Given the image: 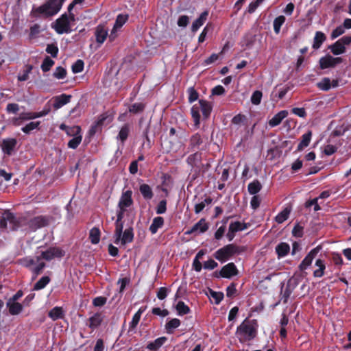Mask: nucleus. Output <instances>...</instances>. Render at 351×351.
Returning a JSON list of instances; mask_svg holds the SVG:
<instances>
[{"mask_svg":"<svg viewBox=\"0 0 351 351\" xmlns=\"http://www.w3.org/2000/svg\"><path fill=\"white\" fill-rule=\"evenodd\" d=\"M258 327L256 319H245L236 331L239 341L243 343L253 340L257 335Z\"/></svg>","mask_w":351,"mask_h":351,"instance_id":"1","label":"nucleus"},{"mask_svg":"<svg viewBox=\"0 0 351 351\" xmlns=\"http://www.w3.org/2000/svg\"><path fill=\"white\" fill-rule=\"evenodd\" d=\"M66 0H47L42 5L32 10L33 16L38 17L43 15L49 17L56 14L61 9Z\"/></svg>","mask_w":351,"mask_h":351,"instance_id":"2","label":"nucleus"},{"mask_svg":"<svg viewBox=\"0 0 351 351\" xmlns=\"http://www.w3.org/2000/svg\"><path fill=\"white\" fill-rule=\"evenodd\" d=\"M66 0H47L42 5L32 10L33 16L38 17L43 15L49 17L56 14L61 9Z\"/></svg>","mask_w":351,"mask_h":351,"instance_id":"3","label":"nucleus"},{"mask_svg":"<svg viewBox=\"0 0 351 351\" xmlns=\"http://www.w3.org/2000/svg\"><path fill=\"white\" fill-rule=\"evenodd\" d=\"M203 153L202 152H194L186 159L187 165L191 167V171L197 175L204 174L210 168L209 162L203 163Z\"/></svg>","mask_w":351,"mask_h":351,"instance_id":"4","label":"nucleus"},{"mask_svg":"<svg viewBox=\"0 0 351 351\" xmlns=\"http://www.w3.org/2000/svg\"><path fill=\"white\" fill-rule=\"evenodd\" d=\"M244 246L235 244H228L217 250L213 254L214 257L221 263L226 262L235 254H240L245 251Z\"/></svg>","mask_w":351,"mask_h":351,"instance_id":"5","label":"nucleus"},{"mask_svg":"<svg viewBox=\"0 0 351 351\" xmlns=\"http://www.w3.org/2000/svg\"><path fill=\"white\" fill-rule=\"evenodd\" d=\"M209 143L208 137L205 135L196 132L191 135L189 139L188 152H202L208 148Z\"/></svg>","mask_w":351,"mask_h":351,"instance_id":"6","label":"nucleus"},{"mask_svg":"<svg viewBox=\"0 0 351 351\" xmlns=\"http://www.w3.org/2000/svg\"><path fill=\"white\" fill-rule=\"evenodd\" d=\"M8 223L11 230H16L21 226V219L9 210L0 209V229L6 228Z\"/></svg>","mask_w":351,"mask_h":351,"instance_id":"7","label":"nucleus"},{"mask_svg":"<svg viewBox=\"0 0 351 351\" xmlns=\"http://www.w3.org/2000/svg\"><path fill=\"white\" fill-rule=\"evenodd\" d=\"M51 27L58 34H69L71 32L70 20L66 13L57 19Z\"/></svg>","mask_w":351,"mask_h":351,"instance_id":"8","label":"nucleus"},{"mask_svg":"<svg viewBox=\"0 0 351 351\" xmlns=\"http://www.w3.org/2000/svg\"><path fill=\"white\" fill-rule=\"evenodd\" d=\"M65 255V252L58 247H50L47 250L42 252L40 256H37V262L40 259H45L47 261H51L54 258H62Z\"/></svg>","mask_w":351,"mask_h":351,"instance_id":"9","label":"nucleus"},{"mask_svg":"<svg viewBox=\"0 0 351 351\" xmlns=\"http://www.w3.org/2000/svg\"><path fill=\"white\" fill-rule=\"evenodd\" d=\"M343 62V58L341 57L334 58L330 54L322 57L319 59V68L321 69H326L329 68H334L337 64Z\"/></svg>","mask_w":351,"mask_h":351,"instance_id":"10","label":"nucleus"},{"mask_svg":"<svg viewBox=\"0 0 351 351\" xmlns=\"http://www.w3.org/2000/svg\"><path fill=\"white\" fill-rule=\"evenodd\" d=\"M322 247L320 245L312 249L299 265V269L300 271L306 270L312 264L313 259L317 256V254L322 250Z\"/></svg>","mask_w":351,"mask_h":351,"instance_id":"11","label":"nucleus"},{"mask_svg":"<svg viewBox=\"0 0 351 351\" xmlns=\"http://www.w3.org/2000/svg\"><path fill=\"white\" fill-rule=\"evenodd\" d=\"M248 228L247 223L239 221H232L228 228L226 237L229 241H232L237 232L246 230Z\"/></svg>","mask_w":351,"mask_h":351,"instance_id":"12","label":"nucleus"},{"mask_svg":"<svg viewBox=\"0 0 351 351\" xmlns=\"http://www.w3.org/2000/svg\"><path fill=\"white\" fill-rule=\"evenodd\" d=\"M239 271L234 263H229L222 267L219 274L215 272V276L217 278L221 277L224 278H230L232 276H237Z\"/></svg>","mask_w":351,"mask_h":351,"instance_id":"13","label":"nucleus"},{"mask_svg":"<svg viewBox=\"0 0 351 351\" xmlns=\"http://www.w3.org/2000/svg\"><path fill=\"white\" fill-rule=\"evenodd\" d=\"M114 243L118 245L121 243V245H124L127 243H132L134 240V230L132 227L126 228L124 232L122 231V234L120 235L119 240H117V236L116 234V229L114 232Z\"/></svg>","mask_w":351,"mask_h":351,"instance_id":"14","label":"nucleus"},{"mask_svg":"<svg viewBox=\"0 0 351 351\" xmlns=\"http://www.w3.org/2000/svg\"><path fill=\"white\" fill-rule=\"evenodd\" d=\"M50 222V217L47 216H37L29 221V227L32 230H37L47 226Z\"/></svg>","mask_w":351,"mask_h":351,"instance_id":"15","label":"nucleus"},{"mask_svg":"<svg viewBox=\"0 0 351 351\" xmlns=\"http://www.w3.org/2000/svg\"><path fill=\"white\" fill-rule=\"evenodd\" d=\"M71 132L74 134V137L68 142V147L71 149H76L82 142V136L80 134L81 128L80 126H74L71 128Z\"/></svg>","mask_w":351,"mask_h":351,"instance_id":"16","label":"nucleus"},{"mask_svg":"<svg viewBox=\"0 0 351 351\" xmlns=\"http://www.w3.org/2000/svg\"><path fill=\"white\" fill-rule=\"evenodd\" d=\"M182 143L176 138H169L165 143V149L167 153H177L182 147Z\"/></svg>","mask_w":351,"mask_h":351,"instance_id":"17","label":"nucleus"},{"mask_svg":"<svg viewBox=\"0 0 351 351\" xmlns=\"http://www.w3.org/2000/svg\"><path fill=\"white\" fill-rule=\"evenodd\" d=\"M208 223L204 218H202L198 222L193 226V227L185 232V234H191L195 232L204 233L208 229Z\"/></svg>","mask_w":351,"mask_h":351,"instance_id":"18","label":"nucleus"},{"mask_svg":"<svg viewBox=\"0 0 351 351\" xmlns=\"http://www.w3.org/2000/svg\"><path fill=\"white\" fill-rule=\"evenodd\" d=\"M17 144L16 138H10L3 139L1 144V149L4 154L10 156L14 152Z\"/></svg>","mask_w":351,"mask_h":351,"instance_id":"19","label":"nucleus"},{"mask_svg":"<svg viewBox=\"0 0 351 351\" xmlns=\"http://www.w3.org/2000/svg\"><path fill=\"white\" fill-rule=\"evenodd\" d=\"M132 195V191L131 190H127L123 192L118 204V207L126 209L127 208L131 206L134 202Z\"/></svg>","mask_w":351,"mask_h":351,"instance_id":"20","label":"nucleus"},{"mask_svg":"<svg viewBox=\"0 0 351 351\" xmlns=\"http://www.w3.org/2000/svg\"><path fill=\"white\" fill-rule=\"evenodd\" d=\"M126 211L125 208H119V210L117 214V220L114 223L115 229H116V234L117 236V240H119L120 235L122 234V230L123 229V219L124 217V213Z\"/></svg>","mask_w":351,"mask_h":351,"instance_id":"21","label":"nucleus"},{"mask_svg":"<svg viewBox=\"0 0 351 351\" xmlns=\"http://www.w3.org/2000/svg\"><path fill=\"white\" fill-rule=\"evenodd\" d=\"M71 95L62 94L58 96L53 97L52 100L53 101V106L56 110L62 108L63 106L69 103L71 101Z\"/></svg>","mask_w":351,"mask_h":351,"instance_id":"22","label":"nucleus"},{"mask_svg":"<svg viewBox=\"0 0 351 351\" xmlns=\"http://www.w3.org/2000/svg\"><path fill=\"white\" fill-rule=\"evenodd\" d=\"M288 115L287 110H281L277 114H276L268 122L269 125L271 128L278 126L280 124L282 121L286 118Z\"/></svg>","mask_w":351,"mask_h":351,"instance_id":"23","label":"nucleus"},{"mask_svg":"<svg viewBox=\"0 0 351 351\" xmlns=\"http://www.w3.org/2000/svg\"><path fill=\"white\" fill-rule=\"evenodd\" d=\"M34 112H21L19 114V116L13 119V124L15 126H19L22 125L23 122L25 121L34 119Z\"/></svg>","mask_w":351,"mask_h":351,"instance_id":"24","label":"nucleus"},{"mask_svg":"<svg viewBox=\"0 0 351 351\" xmlns=\"http://www.w3.org/2000/svg\"><path fill=\"white\" fill-rule=\"evenodd\" d=\"M166 337H160L155 339L154 341L149 342L146 346L147 349L150 351H158L167 341Z\"/></svg>","mask_w":351,"mask_h":351,"instance_id":"25","label":"nucleus"},{"mask_svg":"<svg viewBox=\"0 0 351 351\" xmlns=\"http://www.w3.org/2000/svg\"><path fill=\"white\" fill-rule=\"evenodd\" d=\"M326 36L324 33L320 31H317L315 34V36L313 38V43L312 45V47L317 50L321 47L322 44L326 41Z\"/></svg>","mask_w":351,"mask_h":351,"instance_id":"26","label":"nucleus"},{"mask_svg":"<svg viewBox=\"0 0 351 351\" xmlns=\"http://www.w3.org/2000/svg\"><path fill=\"white\" fill-rule=\"evenodd\" d=\"M208 15V11L205 10L203 12L199 18H197L192 24L191 26V31L193 32H196L199 28L203 25V24L205 23V21L207 19V16Z\"/></svg>","mask_w":351,"mask_h":351,"instance_id":"27","label":"nucleus"},{"mask_svg":"<svg viewBox=\"0 0 351 351\" xmlns=\"http://www.w3.org/2000/svg\"><path fill=\"white\" fill-rule=\"evenodd\" d=\"M312 137V132L308 130L306 133L304 134L301 136V141L298 145L297 149L295 152H301L305 147H308Z\"/></svg>","mask_w":351,"mask_h":351,"instance_id":"28","label":"nucleus"},{"mask_svg":"<svg viewBox=\"0 0 351 351\" xmlns=\"http://www.w3.org/2000/svg\"><path fill=\"white\" fill-rule=\"evenodd\" d=\"M103 321L102 315L100 313H96L93 316L89 317L88 324V327L92 330L98 328Z\"/></svg>","mask_w":351,"mask_h":351,"instance_id":"29","label":"nucleus"},{"mask_svg":"<svg viewBox=\"0 0 351 351\" xmlns=\"http://www.w3.org/2000/svg\"><path fill=\"white\" fill-rule=\"evenodd\" d=\"M7 306L10 315H16L23 311V306L22 304L17 302L8 301L7 302Z\"/></svg>","mask_w":351,"mask_h":351,"instance_id":"30","label":"nucleus"},{"mask_svg":"<svg viewBox=\"0 0 351 351\" xmlns=\"http://www.w3.org/2000/svg\"><path fill=\"white\" fill-rule=\"evenodd\" d=\"M290 251V246L285 242H281L276 247V252L278 258L287 256Z\"/></svg>","mask_w":351,"mask_h":351,"instance_id":"31","label":"nucleus"},{"mask_svg":"<svg viewBox=\"0 0 351 351\" xmlns=\"http://www.w3.org/2000/svg\"><path fill=\"white\" fill-rule=\"evenodd\" d=\"M146 308V306H141L138 311L133 315L132 321L129 324V329L130 330L136 328L141 319V315L145 311Z\"/></svg>","mask_w":351,"mask_h":351,"instance_id":"32","label":"nucleus"},{"mask_svg":"<svg viewBox=\"0 0 351 351\" xmlns=\"http://www.w3.org/2000/svg\"><path fill=\"white\" fill-rule=\"evenodd\" d=\"M199 108H200V111L202 112L204 118L207 119L210 116L212 107L208 101L200 99L199 101Z\"/></svg>","mask_w":351,"mask_h":351,"instance_id":"33","label":"nucleus"},{"mask_svg":"<svg viewBox=\"0 0 351 351\" xmlns=\"http://www.w3.org/2000/svg\"><path fill=\"white\" fill-rule=\"evenodd\" d=\"M164 223L165 221L162 217H156L154 218L149 228L151 233L152 234H156L158 232V230L163 226Z\"/></svg>","mask_w":351,"mask_h":351,"instance_id":"34","label":"nucleus"},{"mask_svg":"<svg viewBox=\"0 0 351 351\" xmlns=\"http://www.w3.org/2000/svg\"><path fill=\"white\" fill-rule=\"evenodd\" d=\"M315 266L318 267V269L313 271V276L315 278H321L324 275V271L326 269V265L324 260L318 258L315 261Z\"/></svg>","mask_w":351,"mask_h":351,"instance_id":"35","label":"nucleus"},{"mask_svg":"<svg viewBox=\"0 0 351 351\" xmlns=\"http://www.w3.org/2000/svg\"><path fill=\"white\" fill-rule=\"evenodd\" d=\"M139 191L145 199H151L154 197V193L149 185L142 184L139 186Z\"/></svg>","mask_w":351,"mask_h":351,"instance_id":"36","label":"nucleus"},{"mask_svg":"<svg viewBox=\"0 0 351 351\" xmlns=\"http://www.w3.org/2000/svg\"><path fill=\"white\" fill-rule=\"evenodd\" d=\"M328 49L335 56L341 55L346 52V47L343 46L339 40L330 45Z\"/></svg>","mask_w":351,"mask_h":351,"instance_id":"37","label":"nucleus"},{"mask_svg":"<svg viewBox=\"0 0 351 351\" xmlns=\"http://www.w3.org/2000/svg\"><path fill=\"white\" fill-rule=\"evenodd\" d=\"M108 36V32L101 26H98L96 28L95 36L97 43L102 44Z\"/></svg>","mask_w":351,"mask_h":351,"instance_id":"38","label":"nucleus"},{"mask_svg":"<svg viewBox=\"0 0 351 351\" xmlns=\"http://www.w3.org/2000/svg\"><path fill=\"white\" fill-rule=\"evenodd\" d=\"M200 108H199V104H195L192 106L191 109V113L192 118L193 119L195 125L198 128L200 123Z\"/></svg>","mask_w":351,"mask_h":351,"instance_id":"39","label":"nucleus"},{"mask_svg":"<svg viewBox=\"0 0 351 351\" xmlns=\"http://www.w3.org/2000/svg\"><path fill=\"white\" fill-rule=\"evenodd\" d=\"M48 316L53 321L61 319L64 317V312L62 307L56 306L48 313Z\"/></svg>","mask_w":351,"mask_h":351,"instance_id":"40","label":"nucleus"},{"mask_svg":"<svg viewBox=\"0 0 351 351\" xmlns=\"http://www.w3.org/2000/svg\"><path fill=\"white\" fill-rule=\"evenodd\" d=\"M180 320L177 318H173L167 322L165 324V329L167 332L169 334H171L173 332V330L178 328L180 326Z\"/></svg>","mask_w":351,"mask_h":351,"instance_id":"41","label":"nucleus"},{"mask_svg":"<svg viewBox=\"0 0 351 351\" xmlns=\"http://www.w3.org/2000/svg\"><path fill=\"white\" fill-rule=\"evenodd\" d=\"M262 189V185L258 180L249 183L247 190L250 194L256 195Z\"/></svg>","mask_w":351,"mask_h":351,"instance_id":"42","label":"nucleus"},{"mask_svg":"<svg viewBox=\"0 0 351 351\" xmlns=\"http://www.w3.org/2000/svg\"><path fill=\"white\" fill-rule=\"evenodd\" d=\"M291 208H285L284 210H282L281 212H280L275 217V220L278 223H282L285 221H286L289 216V214L291 213Z\"/></svg>","mask_w":351,"mask_h":351,"instance_id":"43","label":"nucleus"},{"mask_svg":"<svg viewBox=\"0 0 351 351\" xmlns=\"http://www.w3.org/2000/svg\"><path fill=\"white\" fill-rule=\"evenodd\" d=\"M51 281L49 276H43L34 285L33 290L39 291L44 289Z\"/></svg>","mask_w":351,"mask_h":351,"instance_id":"44","label":"nucleus"},{"mask_svg":"<svg viewBox=\"0 0 351 351\" xmlns=\"http://www.w3.org/2000/svg\"><path fill=\"white\" fill-rule=\"evenodd\" d=\"M100 230L98 228H93L89 232V239L93 244H97L100 241Z\"/></svg>","mask_w":351,"mask_h":351,"instance_id":"45","label":"nucleus"},{"mask_svg":"<svg viewBox=\"0 0 351 351\" xmlns=\"http://www.w3.org/2000/svg\"><path fill=\"white\" fill-rule=\"evenodd\" d=\"M286 18L283 15L277 16L273 22L274 31L275 34H278L282 25L285 23Z\"/></svg>","mask_w":351,"mask_h":351,"instance_id":"46","label":"nucleus"},{"mask_svg":"<svg viewBox=\"0 0 351 351\" xmlns=\"http://www.w3.org/2000/svg\"><path fill=\"white\" fill-rule=\"evenodd\" d=\"M130 134V125L128 124L123 125L119 130L117 138L123 143L127 140Z\"/></svg>","mask_w":351,"mask_h":351,"instance_id":"47","label":"nucleus"},{"mask_svg":"<svg viewBox=\"0 0 351 351\" xmlns=\"http://www.w3.org/2000/svg\"><path fill=\"white\" fill-rule=\"evenodd\" d=\"M40 124V121H32V122L27 123V125H25L24 127H23L21 128V130L25 134H29L34 130H36V129L39 130Z\"/></svg>","mask_w":351,"mask_h":351,"instance_id":"48","label":"nucleus"},{"mask_svg":"<svg viewBox=\"0 0 351 351\" xmlns=\"http://www.w3.org/2000/svg\"><path fill=\"white\" fill-rule=\"evenodd\" d=\"M145 108V104L144 103H134L132 104L129 108L128 110L130 113L132 114H139L144 111Z\"/></svg>","mask_w":351,"mask_h":351,"instance_id":"49","label":"nucleus"},{"mask_svg":"<svg viewBox=\"0 0 351 351\" xmlns=\"http://www.w3.org/2000/svg\"><path fill=\"white\" fill-rule=\"evenodd\" d=\"M213 202V199L210 197H206L204 201L196 204L194 207V211L196 214L202 212L205 208L206 205L210 204Z\"/></svg>","mask_w":351,"mask_h":351,"instance_id":"50","label":"nucleus"},{"mask_svg":"<svg viewBox=\"0 0 351 351\" xmlns=\"http://www.w3.org/2000/svg\"><path fill=\"white\" fill-rule=\"evenodd\" d=\"M317 86L322 90L328 91L331 88V80L329 77H324L317 84Z\"/></svg>","mask_w":351,"mask_h":351,"instance_id":"51","label":"nucleus"},{"mask_svg":"<svg viewBox=\"0 0 351 351\" xmlns=\"http://www.w3.org/2000/svg\"><path fill=\"white\" fill-rule=\"evenodd\" d=\"M38 263V264L36 267L30 269V271L32 273V280L36 279L37 276L43 272V269L46 267V264L44 262L40 263L39 261Z\"/></svg>","mask_w":351,"mask_h":351,"instance_id":"52","label":"nucleus"},{"mask_svg":"<svg viewBox=\"0 0 351 351\" xmlns=\"http://www.w3.org/2000/svg\"><path fill=\"white\" fill-rule=\"evenodd\" d=\"M54 64L55 62L49 56H46L43 61L40 68L43 72H47L50 71Z\"/></svg>","mask_w":351,"mask_h":351,"instance_id":"53","label":"nucleus"},{"mask_svg":"<svg viewBox=\"0 0 351 351\" xmlns=\"http://www.w3.org/2000/svg\"><path fill=\"white\" fill-rule=\"evenodd\" d=\"M176 310L179 315H186L190 312L189 307L183 301H179L176 305Z\"/></svg>","mask_w":351,"mask_h":351,"instance_id":"54","label":"nucleus"},{"mask_svg":"<svg viewBox=\"0 0 351 351\" xmlns=\"http://www.w3.org/2000/svg\"><path fill=\"white\" fill-rule=\"evenodd\" d=\"M20 263L23 266L30 270V269L33 268L32 266L38 263L37 256L36 257V259L29 257L23 258L20 260Z\"/></svg>","mask_w":351,"mask_h":351,"instance_id":"55","label":"nucleus"},{"mask_svg":"<svg viewBox=\"0 0 351 351\" xmlns=\"http://www.w3.org/2000/svg\"><path fill=\"white\" fill-rule=\"evenodd\" d=\"M67 72L66 70L62 66L56 67L55 71L53 73V76L58 80L64 79L66 76Z\"/></svg>","mask_w":351,"mask_h":351,"instance_id":"56","label":"nucleus"},{"mask_svg":"<svg viewBox=\"0 0 351 351\" xmlns=\"http://www.w3.org/2000/svg\"><path fill=\"white\" fill-rule=\"evenodd\" d=\"M45 51L47 53H49L53 58H56L58 56L59 49L56 44L51 43L48 44L47 45Z\"/></svg>","mask_w":351,"mask_h":351,"instance_id":"57","label":"nucleus"},{"mask_svg":"<svg viewBox=\"0 0 351 351\" xmlns=\"http://www.w3.org/2000/svg\"><path fill=\"white\" fill-rule=\"evenodd\" d=\"M209 293L210 297L215 300V303L219 304L223 299V293L222 292H217L209 289Z\"/></svg>","mask_w":351,"mask_h":351,"instance_id":"58","label":"nucleus"},{"mask_svg":"<svg viewBox=\"0 0 351 351\" xmlns=\"http://www.w3.org/2000/svg\"><path fill=\"white\" fill-rule=\"evenodd\" d=\"M128 19V15L119 14L117 16L115 23L114 25V29L121 28L126 23Z\"/></svg>","mask_w":351,"mask_h":351,"instance_id":"59","label":"nucleus"},{"mask_svg":"<svg viewBox=\"0 0 351 351\" xmlns=\"http://www.w3.org/2000/svg\"><path fill=\"white\" fill-rule=\"evenodd\" d=\"M84 63L82 60H77L71 67L73 73H79L84 69Z\"/></svg>","mask_w":351,"mask_h":351,"instance_id":"60","label":"nucleus"},{"mask_svg":"<svg viewBox=\"0 0 351 351\" xmlns=\"http://www.w3.org/2000/svg\"><path fill=\"white\" fill-rule=\"evenodd\" d=\"M262 92L260 90H255L251 97V102L254 105H258L262 99Z\"/></svg>","mask_w":351,"mask_h":351,"instance_id":"61","label":"nucleus"},{"mask_svg":"<svg viewBox=\"0 0 351 351\" xmlns=\"http://www.w3.org/2000/svg\"><path fill=\"white\" fill-rule=\"evenodd\" d=\"M189 93V102L193 103L197 100L199 94L194 87H190L188 88Z\"/></svg>","mask_w":351,"mask_h":351,"instance_id":"62","label":"nucleus"},{"mask_svg":"<svg viewBox=\"0 0 351 351\" xmlns=\"http://www.w3.org/2000/svg\"><path fill=\"white\" fill-rule=\"evenodd\" d=\"M237 284L234 282H232L227 288H226V296L228 298H232L237 293Z\"/></svg>","mask_w":351,"mask_h":351,"instance_id":"63","label":"nucleus"},{"mask_svg":"<svg viewBox=\"0 0 351 351\" xmlns=\"http://www.w3.org/2000/svg\"><path fill=\"white\" fill-rule=\"evenodd\" d=\"M167 210V200L162 199L159 202L156 208V212L157 214H163Z\"/></svg>","mask_w":351,"mask_h":351,"instance_id":"64","label":"nucleus"}]
</instances>
